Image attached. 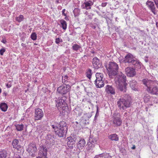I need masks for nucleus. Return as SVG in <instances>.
<instances>
[{
  "instance_id": "nucleus-1",
  "label": "nucleus",
  "mask_w": 158,
  "mask_h": 158,
  "mask_svg": "<svg viewBox=\"0 0 158 158\" xmlns=\"http://www.w3.org/2000/svg\"><path fill=\"white\" fill-rule=\"evenodd\" d=\"M115 81L117 85L118 89L121 91L123 93L126 92L127 90L126 77L121 72L118 73L116 74Z\"/></svg>"
},
{
  "instance_id": "nucleus-2",
  "label": "nucleus",
  "mask_w": 158,
  "mask_h": 158,
  "mask_svg": "<svg viewBox=\"0 0 158 158\" xmlns=\"http://www.w3.org/2000/svg\"><path fill=\"white\" fill-rule=\"evenodd\" d=\"M52 128L54 129L56 134L60 137H65L68 130L67 123L64 121H60L58 125H52Z\"/></svg>"
},
{
  "instance_id": "nucleus-3",
  "label": "nucleus",
  "mask_w": 158,
  "mask_h": 158,
  "mask_svg": "<svg viewBox=\"0 0 158 158\" xmlns=\"http://www.w3.org/2000/svg\"><path fill=\"white\" fill-rule=\"evenodd\" d=\"M142 81L146 86L147 92L152 95L158 94V86L156 82L148 78L143 79Z\"/></svg>"
},
{
  "instance_id": "nucleus-4",
  "label": "nucleus",
  "mask_w": 158,
  "mask_h": 158,
  "mask_svg": "<svg viewBox=\"0 0 158 158\" xmlns=\"http://www.w3.org/2000/svg\"><path fill=\"white\" fill-rule=\"evenodd\" d=\"M118 107L121 110H124L131 106L132 99L130 96L126 94L123 97L118 99L117 102Z\"/></svg>"
},
{
  "instance_id": "nucleus-5",
  "label": "nucleus",
  "mask_w": 158,
  "mask_h": 158,
  "mask_svg": "<svg viewBox=\"0 0 158 158\" xmlns=\"http://www.w3.org/2000/svg\"><path fill=\"white\" fill-rule=\"evenodd\" d=\"M27 151L32 157H35L38 151L36 144L34 142L30 143L28 145Z\"/></svg>"
},
{
  "instance_id": "nucleus-6",
  "label": "nucleus",
  "mask_w": 158,
  "mask_h": 158,
  "mask_svg": "<svg viewBox=\"0 0 158 158\" xmlns=\"http://www.w3.org/2000/svg\"><path fill=\"white\" fill-rule=\"evenodd\" d=\"M110 74L115 76L118 72L119 67L118 64L114 62H110L109 67L107 68Z\"/></svg>"
},
{
  "instance_id": "nucleus-7",
  "label": "nucleus",
  "mask_w": 158,
  "mask_h": 158,
  "mask_svg": "<svg viewBox=\"0 0 158 158\" xmlns=\"http://www.w3.org/2000/svg\"><path fill=\"white\" fill-rule=\"evenodd\" d=\"M112 123L113 126L114 127H117L121 126L122 123V120L121 116L119 113L114 114Z\"/></svg>"
},
{
  "instance_id": "nucleus-8",
  "label": "nucleus",
  "mask_w": 158,
  "mask_h": 158,
  "mask_svg": "<svg viewBox=\"0 0 158 158\" xmlns=\"http://www.w3.org/2000/svg\"><path fill=\"white\" fill-rule=\"evenodd\" d=\"M70 88L71 86L69 85L63 84L57 88V91L60 94H65L69 92Z\"/></svg>"
},
{
  "instance_id": "nucleus-9",
  "label": "nucleus",
  "mask_w": 158,
  "mask_h": 158,
  "mask_svg": "<svg viewBox=\"0 0 158 158\" xmlns=\"http://www.w3.org/2000/svg\"><path fill=\"white\" fill-rule=\"evenodd\" d=\"M66 99V98L65 97H62L59 99L56 105L58 109L61 108L64 110H65L66 108H68L67 103L65 102Z\"/></svg>"
},
{
  "instance_id": "nucleus-10",
  "label": "nucleus",
  "mask_w": 158,
  "mask_h": 158,
  "mask_svg": "<svg viewBox=\"0 0 158 158\" xmlns=\"http://www.w3.org/2000/svg\"><path fill=\"white\" fill-rule=\"evenodd\" d=\"M44 116V114L41 109L39 108H36L35 109L34 115L35 120H41Z\"/></svg>"
},
{
  "instance_id": "nucleus-11",
  "label": "nucleus",
  "mask_w": 158,
  "mask_h": 158,
  "mask_svg": "<svg viewBox=\"0 0 158 158\" xmlns=\"http://www.w3.org/2000/svg\"><path fill=\"white\" fill-rule=\"evenodd\" d=\"M77 139L74 136H70L67 138L66 141L67 144L68 146L71 149H73V146H75L74 144L75 143Z\"/></svg>"
},
{
  "instance_id": "nucleus-12",
  "label": "nucleus",
  "mask_w": 158,
  "mask_h": 158,
  "mask_svg": "<svg viewBox=\"0 0 158 158\" xmlns=\"http://www.w3.org/2000/svg\"><path fill=\"white\" fill-rule=\"evenodd\" d=\"M125 72L126 75L129 77H133L136 74L135 69L130 67L125 69Z\"/></svg>"
},
{
  "instance_id": "nucleus-13",
  "label": "nucleus",
  "mask_w": 158,
  "mask_h": 158,
  "mask_svg": "<svg viewBox=\"0 0 158 158\" xmlns=\"http://www.w3.org/2000/svg\"><path fill=\"white\" fill-rule=\"evenodd\" d=\"M105 91L108 94L114 95L115 94L114 88L112 85H107L106 86Z\"/></svg>"
},
{
  "instance_id": "nucleus-14",
  "label": "nucleus",
  "mask_w": 158,
  "mask_h": 158,
  "mask_svg": "<svg viewBox=\"0 0 158 158\" xmlns=\"http://www.w3.org/2000/svg\"><path fill=\"white\" fill-rule=\"evenodd\" d=\"M93 64L94 69H98L101 67L102 64L99 60L97 57H94L93 60Z\"/></svg>"
},
{
  "instance_id": "nucleus-15",
  "label": "nucleus",
  "mask_w": 158,
  "mask_h": 158,
  "mask_svg": "<svg viewBox=\"0 0 158 158\" xmlns=\"http://www.w3.org/2000/svg\"><path fill=\"white\" fill-rule=\"evenodd\" d=\"M129 65H132L136 69H140L141 68V63L137 59H134Z\"/></svg>"
},
{
  "instance_id": "nucleus-16",
  "label": "nucleus",
  "mask_w": 158,
  "mask_h": 158,
  "mask_svg": "<svg viewBox=\"0 0 158 158\" xmlns=\"http://www.w3.org/2000/svg\"><path fill=\"white\" fill-rule=\"evenodd\" d=\"M134 59L131 54H127L125 56L123 62L124 63H128L130 65Z\"/></svg>"
},
{
  "instance_id": "nucleus-17",
  "label": "nucleus",
  "mask_w": 158,
  "mask_h": 158,
  "mask_svg": "<svg viewBox=\"0 0 158 158\" xmlns=\"http://www.w3.org/2000/svg\"><path fill=\"white\" fill-rule=\"evenodd\" d=\"M146 4L151 10L152 12L154 14H155L156 8L153 2L148 0L146 2Z\"/></svg>"
},
{
  "instance_id": "nucleus-18",
  "label": "nucleus",
  "mask_w": 158,
  "mask_h": 158,
  "mask_svg": "<svg viewBox=\"0 0 158 158\" xmlns=\"http://www.w3.org/2000/svg\"><path fill=\"white\" fill-rule=\"evenodd\" d=\"M96 142L97 140L94 139H94H90L87 144L88 146V149L90 150L93 149L95 147V144H96Z\"/></svg>"
},
{
  "instance_id": "nucleus-19",
  "label": "nucleus",
  "mask_w": 158,
  "mask_h": 158,
  "mask_svg": "<svg viewBox=\"0 0 158 158\" xmlns=\"http://www.w3.org/2000/svg\"><path fill=\"white\" fill-rule=\"evenodd\" d=\"M93 4L94 2L91 1L89 0L88 1H85L82 5L83 7H82L83 9L89 10L91 9V7Z\"/></svg>"
},
{
  "instance_id": "nucleus-20",
  "label": "nucleus",
  "mask_w": 158,
  "mask_h": 158,
  "mask_svg": "<svg viewBox=\"0 0 158 158\" xmlns=\"http://www.w3.org/2000/svg\"><path fill=\"white\" fill-rule=\"evenodd\" d=\"M40 151L42 152V156H44L45 158H47V149L46 145H42L40 146Z\"/></svg>"
},
{
  "instance_id": "nucleus-21",
  "label": "nucleus",
  "mask_w": 158,
  "mask_h": 158,
  "mask_svg": "<svg viewBox=\"0 0 158 158\" xmlns=\"http://www.w3.org/2000/svg\"><path fill=\"white\" fill-rule=\"evenodd\" d=\"M104 79L98 80H95L94 81L96 86L97 88H101L104 85Z\"/></svg>"
},
{
  "instance_id": "nucleus-22",
  "label": "nucleus",
  "mask_w": 158,
  "mask_h": 158,
  "mask_svg": "<svg viewBox=\"0 0 158 158\" xmlns=\"http://www.w3.org/2000/svg\"><path fill=\"white\" fill-rule=\"evenodd\" d=\"M130 85L132 89L134 90H137V81L134 80H132L130 81Z\"/></svg>"
},
{
  "instance_id": "nucleus-23",
  "label": "nucleus",
  "mask_w": 158,
  "mask_h": 158,
  "mask_svg": "<svg viewBox=\"0 0 158 158\" xmlns=\"http://www.w3.org/2000/svg\"><path fill=\"white\" fill-rule=\"evenodd\" d=\"M108 138L109 139L112 141H117L119 139L118 136L116 134L110 135L108 136Z\"/></svg>"
},
{
  "instance_id": "nucleus-24",
  "label": "nucleus",
  "mask_w": 158,
  "mask_h": 158,
  "mask_svg": "<svg viewBox=\"0 0 158 158\" xmlns=\"http://www.w3.org/2000/svg\"><path fill=\"white\" fill-rule=\"evenodd\" d=\"M85 140L81 139L78 142L77 147L79 148L82 149L85 146Z\"/></svg>"
},
{
  "instance_id": "nucleus-25",
  "label": "nucleus",
  "mask_w": 158,
  "mask_h": 158,
  "mask_svg": "<svg viewBox=\"0 0 158 158\" xmlns=\"http://www.w3.org/2000/svg\"><path fill=\"white\" fill-rule=\"evenodd\" d=\"M8 108V106L5 102L2 103L0 104V108L2 111L5 112L6 111Z\"/></svg>"
},
{
  "instance_id": "nucleus-26",
  "label": "nucleus",
  "mask_w": 158,
  "mask_h": 158,
  "mask_svg": "<svg viewBox=\"0 0 158 158\" xmlns=\"http://www.w3.org/2000/svg\"><path fill=\"white\" fill-rule=\"evenodd\" d=\"M16 130L18 131H21L23 130L24 127V125L23 124H17L15 125Z\"/></svg>"
},
{
  "instance_id": "nucleus-27",
  "label": "nucleus",
  "mask_w": 158,
  "mask_h": 158,
  "mask_svg": "<svg viewBox=\"0 0 158 158\" xmlns=\"http://www.w3.org/2000/svg\"><path fill=\"white\" fill-rule=\"evenodd\" d=\"M96 79L95 80H99L104 79L103 74L101 73H97L95 75Z\"/></svg>"
},
{
  "instance_id": "nucleus-28",
  "label": "nucleus",
  "mask_w": 158,
  "mask_h": 158,
  "mask_svg": "<svg viewBox=\"0 0 158 158\" xmlns=\"http://www.w3.org/2000/svg\"><path fill=\"white\" fill-rule=\"evenodd\" d=\"M45 138L47 140H49L51 143H55V141L52 138V136L50 134H48Z\"/></svg>"
},
{
  "instance_id": "nucleus-29",
  "label": "nucleus",
  "mask_w": 158,
  "mask_h": 158,
  "mask_svg": "<svg viewBox=\"0 0 158 158\" xmlns=\"http://www.w3.org/2000/svg\"><path fill=\"white\" fill-rule=\"evenodd\" d=\"M7 156L6 152L4 150L0 151V158H6Z\"/></svg>"
},
{
  "instance_id": "nucleus-30",
  "label": "nucleus",
  "mask_w": 158,
  "mask_h": 158,
  "mask_svg": "<svg viewBox=\"0 0 158 158\" xmlns=\"http://www.w3.org/2000/svg\"><path fill=\"white\" fill-rule=\"evenodd\" d=\"M60 23L63 29L64 30H66L67 26L66 22L63 19H61L60 20Z\"/></svg>"
},
{
  "instance_id": "nucleus-31",
  "label": "nucleus",
  "mask_w": 158,
  "mask_h": 158,
  "mask_svg": "<svg viewBox=\"0 0 158 158\" xmlns=\"http://www.w3.org/2000/svg\"><path fill=\"white\" fill-rule=\"evenodd\" d=\"M80 10L78 8H75L73 11L74 15L75 17L78 16L80 14Z\"/></svg>"
},
{
  "instance_id": "nucleus-32",
  "label": "nucleus",
  "mask_w": 158,
  "mask_h": 158,
  "mask_svg": "<svg viewBox=\"0 0 158 158\" xmlns=\"http://www.w3.org/2000/svg\"><path fill=\"white\" fill-rule=\"evenodd\" d=\"M19 143V140L18 139H14L12 142V144L13 146V148H16V147L17 146V145H18V143Z\"/></svg>"
},
{
  "instance_id": "nucleus-33",
  "label": "nucleus",
  "mask_w": 158,
  "mask_h": 158,
  "mask_svg": "<svg viewBox=\"0 0 158 158\" xmlns=\"http://www.w3.org/2000/svg\"><path fill=\"white\" fill-rule=\"evenodd\" d=\"M86 74L87 77L90 79L92 75L91 70L90 69H88L86 73Z\"/></svg>"
},
{
  "instance_id": "nucleus-34",
  "label": "nucleus",
  "mask_w": 158,
  "mask_h": 158,
  "mask_svg": "<svg viewBox=\"0 0 158 158\" xmlns=\"http://www.w3.org/2000/svg\"><path fill=\"white\" fill-rule=\"evenodd\" d=\"M72 49L74 51H77L80 48H81L80 45L77 44H74L72 47Z\"/></svg>"
},
{
  "instance_id": "nucleus-35",
  "label": "nucleus",
  "mask_w": 158,
  "mask_h": 158,
  "mask_svg": "<svg viewBox=\"0 0 158 158\" xmlns=\"http://www.w3.org/2000/svg\"><path fill=\"white\" fill-rule=\"evenodd\" d=\"M15 19L16 21L19 23L23 20L24 17L22 15H20L18 17H16Z\"/></svg>"
},
{
  "instance_id": "nucleus-36",
  "label": "nucleus",
  "mask_w": 158,
  "mask_h": 158,
  "mask_svg": "<svg viewBox=\"0 0 158 158\" xmlns=\"http://www.w3.org/2000/svg\"><path fill=\"white\" fill-rule=\"evenodd\" d=\"M68 77L67 75L62 77V81L63 83H67L68 82Z\"/></svg>"
},
{
  "instance_id": "nucleus-37",
  "label": "nucleus",
  "mask_w": 158,
  "mask_h": 158,
  "mask_svg": "<svg viewBox=\"0 0 158 158\" xmlns=\"http://www.w3.org/2000/svg\"><path fill=\"white\" fill-rule=\"evenodd\" d=\"M31 38L33 40H35L37 39V35L35 32H33L31 35Z\"/></svg>"
},
{
  "instance_id": "nucleus-38",
  "label": "nucleus",
  "mask_w": 158,
  "mask_h": 158,
  "mask_svg": "<svg viewBox=\"0 0 158 158\" xmlns=\"http://www.w3.org/2000/svg\"><path fill=\"white\" fill-rule=\"evenodd\" d=\"M102 155V156L103 157V158H111V156L107 154H101Z\"/></svg>"
},
{
  "instance_id": "nucleus-39",
  "label": "nucleus",
  "mask_w": 158,
  "mask_h": 158,
  "mask_svg": "<svg viewBox=\"0 0 158 158\" xmlns=\"http://www.w3.org/2000/svg\"><path fill=\"white\" fill-rule=\"evenodd\" d=\"M20 34H21L20 36L21 37V40L23 41H24V36L26 35V34L25 33L23 32L22 33H20Z\"/></svg>"
},
{
  "instance_id": "nucleus-40",
  "label": "nucleus",
  "mask_w": 158,
  "mask_h": 158,
  "mask_svg": "<svg viewBox=\"0 0 158 158\" xmlns=\"http://www.w3.org/2000/svg\"><path fill=\"white\" fill-rule=\"evenodd\" d=\"M62 42V40L61 39L58 38L56 39L55 42L57 44H58Z\"/></svg>"
},
{
  "instance_id": "nucleus-41",
  "label": "nucleus",
  "mask_w": 158,
  "mask_h": 158,
  "mask_svg": "<svg viewBox=\"0 0 158 158\" xmlns=\"http://www.w3.org/2000/svg\"><path fill=\"white\" fill-rule=\"evenodd\" d=\"M6 51V49L4 48H2L0 50V54L1 55H3L4 53Z\"/></svg>"
},
{
  "instance_id": "nucleus-42",
  "label": "nucleus",
  "mask_w": 158,
  "mask_h": 158,
  "mask_svg": "<svg viewBox=\"0 0 158 158\" xmlns=\"http://www.w3.org/2000/svg\"><path fill=\"white\" fill-rule=\"evenodd\" d=\"M16 147V148H14L15 149H16L17 150H19L21 148L22 146L18 144L17 145V146Z\"/></svg>"
},
{
  "instance_id": "nucleus-43",
  "label": "nucleus",
  "mask_w": 158,
  "mask_h": 158,
  "mask_svg": "<svg viewBox=\"0 0 158 158\" xmlns=\"http://www.w3.org/2000/svg\"><path fill=\"white\" fill-rule=\"evenodd\" d=\"M148 97H144V100L145 102H148V101H149V98H148Z\"/></svg>"
},
{
  "instance_id": "nucleus-44",
  "label": "nucleus",
  "mask_w": 158,
  "mask_h": 158,
  "mask_svg": "<svg viewBox=\"0 0 158 158\" xmlns=\"http://www.w3.org/2000/svg\"><path fill=\"white\" fill-rule=\"evenodd\" d=\"M65 9H64L62 11V15H64V16H66V13H65Z\"/></svg>"
},
{
  "instance_id": "nucleus-45",
  "label": "nucleus",
  "mask_w": 158,
  "mask_h": 158,
  "mask_svg": "<svg viewBox=\"0 0 158 158\" xmlns=\"http://www.w3.org/2000/svg\"><path fill=\"white\" fill-rule=\"evenodd\" d=\"M107 4V2L102 3V7H105V6H106Z\"/></svg>"
},
{
  "instance_id": "nucleus-46",
  "label": "nucleus",
  "mask_w": 158,
  "mask_h": 158,
  "mask_svg": "<svg viewBox=\"0 0 158 158\" xmlns=\"http://www.w3.org/2000/svg\"><path fill=\"white\" fill-rule=\"evenodd\" d=\"M154 2L156 5L157 7L158 8V0L156 1L155 2Z\"/></svg>"
},
{
  "instance_id": "nucleus-47",
  "label": "nucleus",
  "mask_w": 158,
  "mask_h": 158,
  "mask_svg": "<svg viewBox=\"0 0 158 158\" xmlns=\"http://www.w3.org/2000/svg\"><path fill=\"white\" fill-rule=\"evenodd\" d=\"M1 42L4 44H6L7 42L6 40L4 39L2 40Z\"/></svg>"
},
{
  "instance_id": "nucleus-48",
  "label": "nucleus",
  "mask_w": 158,
  "mask_h": 158,
  "mask_svg": "<svg viewBox=\"0 0 158 158\" xmlns=\"http://www.w3.org/2000/svg\"><path fill=\"white\" fill-rule=\"evenodd\" d=\"M98 107H97V112H96V115H95V116H96L97 117V116H98V115H99V113H98Z\"/></svg>"
},
{
  "instance_id": "nucleus-49",
  "label": "nucleus",
  "mask_w": 158,
  "mask_h": 158,
  "mask_svg": "<svg viewBox=\"0 0 158 158\" xmlns=\"http://www.w3.org/2000/svg\"><path fill=\"white\" fill-rule=\"evenodd\" d=\"M15 158H21V157L19 155L16 154L15 156Z\"/></svg>"
},
{
  "instance_id": "nucleus-50",
  "label": "nucleus",
  "mask_w": 158,
  "mask_h": 158,
  "mask_svg": "<svg viewBox=\"0 0 158 158\" xmlns=\"http://www.w3.org/2000/svg\"><path fill=\"white\" fill-rule=\"evenodd\" d=\"M64 19L67 21L69 20V19L67 17V15H66V16H65V17L64 18Z\"/></svg>"
},
{
  "instance_id": "nucleus-51",
  "label": "nucleus",
  "mask_w": 158,
  "mask_h": 158,
  "mask_svg": "<svg viewBox=\"0 0 158 158\" xmlns=\"http://www.w3.org/2000/svg\"><path fill=\"white\" fill-rule=\"evenodd\" d=\"M87 116V114H84V116L83 117V118L84 119Z\"/></svg>"
},
{
  "instance_id": "nucleus-52",
  "label": "nucleus",
  "mask_w": 158,
  "mask_h": 158,
  "mask_svg": "<svg viewBox=\"0 0 158 158\" xmlns=\"http://www.w3.org/2000/svg\"><path fill=\"white\" fill-rule=\"evenodd\" d=\"M115 30L116 31H118V27H114Z\"/></svg>"
},
{
  "instance_id": "nucleus-53",
  "label": "nucleus",
  "mask_w": 158,
  "mask_h": 158,
  "mask_svg": "<svg viewBox=\"0 0 158 158\" xmlns=\"http://www.w3.org/2000/svg\"><path fill=\"white\" fill-rule=\"evenodd\" d=\"M135 145H134L133 147L131 148V149H135Z\"/></svg>"
},
{
  "instance_id": "nucleus-54",
  "label": "nucleus",
  "mask_w": 158,
  "mask_h": 158,
  "mask_svg": "<svg viewBox=\"0 0 158 158\" xmlns=\"http://www.w3.org/2000/svg\"><path fill=\"white\" fill-rule=\"evenodd\" d=\"M92 28L93 29H95L96 28V26H92Z\"/></svg>"
},
{
  "instance_id": "nucleus-55",
  "label": "nucleus",
  "mask_w": 158,
  "mask_h": 158,
  "mask_svg": "<svg viewBox=\"0 0 158 158\" xmlns=\"http://www.w3.org/2000/svg\"><path fill=\"white\" fill-rule=\"evenodd\" d=\"M21 46L23 47H26V46L25 45V44L23 43H22L21 44Z\"/></svg>"
},
{
  "instance_id": "nucleus-56",
  "label": "nucleus",
  "mask_w": 158,
  "mask_h": 158,
  "mask_svg": "<svg viewBox=\"0 0 158 158\" xmlns=\"http://www.w3.org/2000/svg\"><path fill=\"white\" fill-rule=\"evenodd\" d=\"M3 95H4L5 96H6L7 95V94L6 93L4 92L3 93Z\"/></svg>"
},
{
  "instance_id": "nucleus-57",
  "label": "nucleus",
  "mask_w": 158,
  "mask_h": 158,
  "mask_svg": "<svg viewBox=\"0 0 158 158\" xmlns=\"http://www.w3.org/2000/svg\"><path fill=\"white\" fill-rule=\"evenodd\" d=\"M127 113H125L124 114V116L125 117H126L127 115Z\"/></svg>"
},
{
  "instance_id": "nucleus-58",
  "label": "nucleus",
  "mask_w": 158,
  "mask_h": 158,
  "mask_svg": "<svg viewBox=\"0 0 158 158\" xmlns=\"http://www.w3.org/2000/svg\"><path fill=\"white\" fill-rule=\"evenodd\" d=\"M91 52L93 54H94L95 53V52L94 51H92Z\"/></svg>"
},
{
  "instance_id": "nucleus-59",
  "label": "nucleus",
  "mask_w": 158,
  "mask_h": 158,
  "mask_svg": "<svg viewBox=\"0 0 158 158\" xmlns=\"http://www.w3.org/2000/svg\"><path fill=\"white\" fill-rule=\"evenodd\" d=\"M81 114H82V113L81 112L79 113L78 114V116H80L81 115Z\"/></svg>"
},
{
  "instance_id": "nucleus-60",
  "label": "nucleus",
  "mask_w": 158,
  "mask_h": 158,
  "mask_svg": "<svg viewBox=\"0 0 158 158\" xmlns=\"http://www.w3.org/2000/svg\"><path fill=\"white\" fill-rule=\"evenodd\" d=\"M156 25L157 27H158V22H156Z\"/></svg>"
},
{
  "instance_id": "nucleus-61",
  "label": "nucleus",
  "mask_w": 158,
  "mask_h": 158,
  "mask_svg": "<svg viewBox=\"0 0 158 158\" xmlns=\"http://www.w3.org/2000/svg\"><path fill=\"white\" fill-rule=\"evenodd\" d=\"M146 109V111H148V107H146L145 108Z\"/></svg>"
},
{
  "instance_id": "nucleus-62",
  "label": "nucleus",
  "mask_w": 158,
  "mask_h": 158,
  "mask_svg": "<svg viewBox=\"0 0 158 158\" xmlns=\"http://www.w3.org/2000/svg\"><path fill=\"white\" fill-rule=\"evenodd\" d=\"M86 15H87L88 14V12L87 11H86L85 13Z\"/></svg>"
},
{
  "instance_id": "nucleus-63",
  "label": "nucleus",
  "mask_w": 158,
  "mask_h": 158,
  "mask_svg": "<svg viewBox=\"0 0 158 158\" xmlns=\"http://www.w3.org/2000/svg\"><path fill=\"white\" fill-rule=\"evenodd\" d=\"M96 118H97V116H95L94 117V120H96Z\"/></svg>"
},
{
  "instance_id": "nucleus-64",
  "label": "nucleus",
  "mask_w": 158,
  "mask_h": 158,
  "mask_svg": "<svg viewBox=\"0 0 158 158\" xmlns=\"http://www.w3.org/2000/svg\"><path fill=\"white\" fill-rule=\"evenodd\" d=\"M6 86H7V87L8 88H10V86H9V85H7Z\"/></svg>"
}]
</instances>
